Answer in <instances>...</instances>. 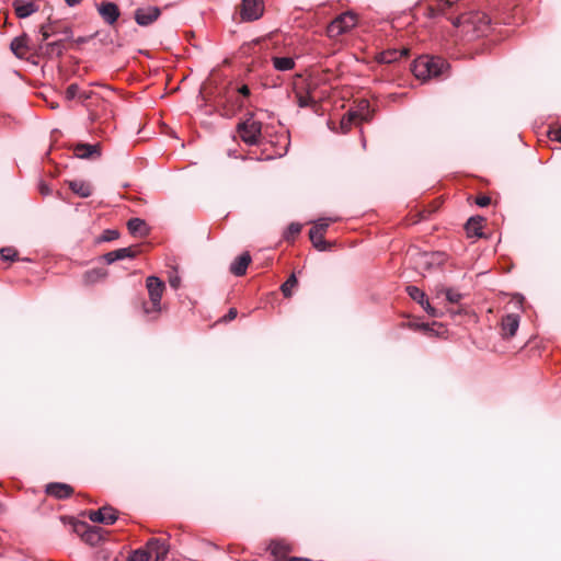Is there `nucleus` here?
Here are the masks:
<instances>
[{
	"label": "nucleus",
	"mask_w": 561,
	"mask_h": 561,
	"mask_svg": "<svg viewBox=\"0 0 561 561\" xmlns=\"http://www.w3.org/2000/svg\"><path fill=\"white\" fill-rule=\"evenodd\" d=\"M447 69V61L437 56H421L412 65L413 75L422 80L442 77Z\"/></svg>",
	"instance_id": "f257e3e1"
},
{
	"label": "nucleus",
	"mask_w": 561,
	"mask_h": 561,
	"mask_svg": "<svg viewBox=\"0 0 561 561\" xmlns=\"http://www.w3.org/2000/svg\"><path fill=\"white\" fill-rule=\"evenodd\" d=\"M146 287L149 295V302H144L142 309L151 319H157L162 310L161 298L165 290V284L157 276H149L146 279Z\"/></svg>",
	"instance_id": "f03ea898"
},
{
	"label": "nucleus",
	"mask_w": 561,
	"mask_h": 561,
	"mask_svg": "<svg viewBox=\"0 0 561 561\" xmlns=\"http://www.w3.org/2000/svg\"><path fill=\"white\" fill-rule=\"evenodd\" d=\"M60 519L64 524L71 525L72 530L90 546H95L103 539L102 528L100 527L90 526L88 523L73 517L61 516Z\"/></svg>",
	"instance_id": "7ed1b4c3"
},
{
	"label": "nucleus",
	"mask_w": 561,
	"mask_h": 561,
	"mask_svg": "<svg viewBox=\"0 0 561 561\" xmlns=\"http://www.w3.org/2000/svg\"><path fill=\"white\" fill-rule=\"evenodd\" d=\"M237 133L247 145H259L262 138V123L253 119V115H250L245 121L238 124Z\"/></svg>",
	"instance_id": "20e7f679"
},
{
	"label": "nucleus",
	"mask_w": 561,
	"mask_h": 561,
	"mask_svg": "<svg viewBox=\"0 0 561 561\" xmlns=\"http://www.w3.org/2000/svg\"><path fill=\"white\" fill-rule=\"evenodd\" d=\"M489 22V18L481 12L462 13L453 20V24L456 27L462 26L467 28V32H469L470 26H472V31H477L479 33H484Z\"/></svg>",
	"instance_id": "39448f33"
},
{
	"label": "nucleus",
	"mask_w": 561,
	"mask_h": 561,
	"mask_svg": "<svg viewBox=\"0 0 561 561\" xmlns=\"http://www.w3.org/2000/svg\"><path fill=\"white\" fill-rule=\"evenodd\" d=\"M357 24V16L352 12H345L335 18L327 27L330 38H337L351 31Z\"/></svg>",
	"instance_id": "423d86ee"
},
{
	"label": "nucleus",
	"mask_w": 561,
	"mask_h": 561,
	"mask_svg": "<svg viewBox=\"0 0 561 561\" xmlns=\"http://www.w3.org/2000/svg\"><path fill=\"white\" fill-rule=\"evenodd\" d=\"M264 12L263 0H242L240 4V16L242 21L251 22L259 20Z\"/></svg>",
	"instance_id": "0eeeda50"
},
{
	"label": "nucleus",
	"mask_w": 561,
	"mask_h": 561,
	"mask_svg": "<svg viewBox=\"0 0 561 561\" xmlns=\"http://www.w3.org/2000/svg\"><path fill=\"white\" fill-rule=\"evenodd\" d=\"M88 516L93 523L112 525L117 520V511L112 506H103L98 511H90Z\"/></svg>",
	"instance_id": "6e6552de"
},
{
	"label": "nucleus",
	"mask_w": 561,
	"mask_h": 561,
	"mask_svg": "<svg viewBox=\"0 0 561 561\" xmlns=\"http://www.w3.org/2000/svg\"><path fill=\"white\" fill-rule=\"evenodd\" d=\"M161 14L158 7L139 8L135 11V21L141 26L153 23Z\"/></svg>",
	"instance_id": "1a4fd4ad"
},
{
	"label": "nucleus",
	"mask_w": 561,
	"mask_h": 561,
	"mask_svg": "<svg viewBox=\"0 0 561 561\" xmlns=\"http://www.w3.org/2000/svg\"><path fill=\"white\" fill-rule=\"evenodd\" d=\"M318 83L313 80L297 75L293 81V92L295 95H313Z\"/></svg>",
	"instance_id": "9d476101"
},
{
	"label": "nucleus",
	"mask_w": 561,
	"mask_h": 561,
	"mask_svg": "<svg viewBox=\"0 0 561 561\" xmlns=\"http://www.w3.org/2000/svg\"><path fill=\"white\" fill-rule=\"evenodd\" d=\"M101 18L108 25H113L119 18V9L114 2L105 1L98 7Z\"/></svg>",
	"instance_id": "9b49d317"
},
{
	"label": "nucleus",
	"mask_w": 561,
	"mask_h": 561,
	"mask_svg": "<svg viewBox=\"0 0 561 561\" xmlns=\"http://www.w3.org/2000/svg\"><path fill=\"white\" fill-rule=\"evenodd\" d=\"M519 327V317L514 313L506 314L501 320V335L510 339L515 335Z\"/></svg>",
	"instance_id": "f8f14e48"
},
{
	"label": "nucleus",
	"mask_w": 561,
	"mask_h": 561,
	"mask_svg": "<svg viewBox=\"0 0 561 561\" xmlns=\"http://www.w3.org/2000/svg\"><path fill=\"white\" fill-rule=\"evenodd\" d=\"M73 492V488L66 483L53 482L46 485V493L58 500L70 497Z\"/></svg>",
	"instance_id": "ddd939ff"
},
{
	"label": "nucleus",
	"mask_w": 561,
	"mask_h": 561,
	"mask_svg": "<svg viewBox=\"0 0 561 561\" xmlns=\"http://www.w3.org/2000/svg\"><path fill=\"white\" fill-rule=\"evenodd\" d=\"M28 41L30 38L26 33H23L22 35L12 39L10 48L12 53L15 55V57L20 59L25 58L26 54L31 50Z\"/></svg>",
	"instance_id": "4468645a"
},
{
	"label": "nucleus",
	"mask_w": 561,
	"mask_h": 561,
	"mask_svg": "<svg viewBox=\"0 0 561 561\" xmlns=\"http://www.w3.org/2000/svg\"><path fill=\"white\" fill-rule=\"evenodd\" d=\"M218 111L221 116L230 118L243 107L242 101L230 102L228 99H219L217 101Z\"/></svg>",
	"instance_id": "2eb2a0df"
},
{
	"label": "nucleus",
	"mask_w": 561,
	"mask_h": 561,
	"mask_svg": "<svg viewBox=\"0 0 561 561\" xmlns=\"http://www.w3.org/2000/svg\"><path fill=\"white\" fill-rule=\"evenodd\" d=\"M268 549L274 557L275 561H287V554L290 551V546L284 540H272Z\"/></svg>",
	"instance_id": "dca6fc26"
},
{
	"label": "nucleus",
	"mask_w": 561,
	"mask_h": 561,
	"mask_svg": "<svg viewBox=\"0 0 561 561\" xmlns=\"http://www.w3.org/2000/svg\"><path fill=\"white\" fill-rule=\"evenodd\" d=\"M75 154L81 159H93L101 156V149L99 145L90 144H78L75 146Z\"/></svg>",
	"instance_id": "f3484780"
},
{
	"label": "nucleus",
	"mask_w": 561,
	"mask_h": 561,
	"mask_svg": "<svg viewBox=\"0 0 561 561\" xmlns=\"http://www.w3.org/2000/svg\"><path fill=\"white\" fill-rule=\"evenodd\" d=\"M410 54L409 48H402V49H388L381 51L377 57L378 62L382 64H391L394 61H398L399 59L403 57H408Z\"/></svg>",
	"instance_id": "a211bd4d"
},
{
	"label": "nucleus",
	"mask_w": 561,
	"mask_h": 561,
	"mask_svg": "<svg viewBox=\"0 0 561 561\" xmlns=\"http://www.w3.org/2000/svg\"><path fill=\"white\" fill-rule=\"evenodd\" d=\"M144 549L151 553L153 561H159L168 552L164 541L158 538L149 539Z\"/></svg>",
	"instance_id": "6ab92c4d"
},
{
	"label": "nucleus",
	"mask_w": 561,
	"mask_h": 561,
	"mask_svg": "<svg viewBox=\"0 0 561 561\" xmlns=\"http://www.w3.org/2000/svg\"><path fill=\"white\" fill-rule=\"evenodd\" d=\"M251 263V255L249 252H243L231 264L229 271L236 276H243L248 266Z\"/></svg>",
	"instance_id": "aec40b11"
},
{
	"label": "nucleus",
	"mask_w": 561,
	"mask_h": 561,
	"mask_svg": "<svg viewBox=\"0 0 561 561\" xmlns=\"http://www.w3.org/2000/svg\"><path fill=\"white\" fill-rule=\"evenodd\" d=\"M137 255V250L129 247V248H122L114 251H111L106 254H104V260L107 264H112L115 261L123 260L126 257H135Z\"/></svg>",
	"instance_id": "412c9836"
},
{
	"label": "nucleus",
	"mask_w": 561,
	"mask_h": 561,
	"mask_svg": "<svg viewBox=\"0 0 561 561\" xmlns=\"http://www.w3.org/2000/svg\"><path fill=\"white\" fill-rule=\"evenodd\" d=\"M13 9L19 19H25L32 13L37 11V5L34 2H25L23 0H14Z\"/></svg>",
	"instance_id": "4be33fe9"
},
{
	"label": "nucleus",
	"mask_w": 561,
	"mask_h": 561,
	"mask_svg": "<svg viewBox=\"0 0 561 561\" xmlns=\"http://www.w3.org/2000/svg\"><path fill=\"white\" fill-rule=\"evenodd\" d=\"M39 33L42 35L41 43L47 41L51 35L59 33V30L55 27L54 23L48 21L46 24H42L39 26ZM60 33L65 34L67 37H71L72 31L70 27H65L60 31Z\"/></svg>",
	"instance_id": "5701e85b"
},
{
	"label": "nucleus",
	"mask_w": 561,
	"mask_h": 561,
	"mask_svg": "<svg viewBox=\"0 0 561 561\" xmlns=\"http://www.w3.org/2000/svg\"><path fill=\"white\" fill-rule=\"evenodd\" d=\"M69 188L80 197H89L92 194V186L89 182L73 180L68 182Z\"/></svg>",
	"instance_id": "b1692460"
},
{
	"label": "nucleus",
	"mask_w": 561,
	"mask_h": 561,
	"mask_svg": "<svg viewBox=\"0 0 561 561\" xmlns=\"http://www.w3.org/2000/svg\"><path fill=\"white\" fill-rule=\"evenodd\" d=\"M483 222L484 218L481 216L469 218L465 226L468 237H481Z\"/></svg>",
	"instance_id": "393cba45"
},
{
	"label": "nucleus",
	"mask_w": 561,
	"mask_h": 561,
	"mask_svg": "<svg viewBox=\"0 0 561 561\" xmlns=\"http://www.w3.org/2000/svg\"><path fill=\"white\" fill-rule=\"evenodd\" d=\"M309 238L313 247L319 251L331 250L333 243L324 240V233L318 232L317 230L310 229Z\"/></svg>",
	"instance_id": "a878e982"
},
{
	"label": "nucleus",
	"mask_w": 561,
	"mask_h": 561,
	"mask_svg": "<svg viewBox=\"0 0 561 561\" xmlns=\"http://www.w3.org/2000/svg\"><path fill=\"white\" fill-rule=\"evenodd\" d=\"M127 228L131 234L145 237L148 234L146 222L140 218H131L127 222Z\"/></svg>",
	"instance_id": "bb28decb"
},
{
	"label": "nucleus",
	"mask_w": 561,
	"mask_h": 561,
	"mask_svg": "<svg viewBox=\"0 0 561 561\" xmlns=\"http://www.w3.org/2000/svg\"><path fill=\"white\" fill-rule=\"evenodd\" d=\"M453 8L454 5L448 0H435V2L430 5L428 10L431 16H435L438 14L446 15Z\"/></svg>",
	"instance_id": "cd10ccee"
},
{
	"label": "nucleus",
	"mask_w": 561,
	"mask_h": 561,
	"mask_svg": "<svg viewBox=\"0 0 561 561\" xmlns=\"http://www.w3.org/2000/svg\"><path fill=\"white\" fill-rule=\"evenodd\" d=\"M106 277V271L103 268H93L90 271H87L83 274V279L85 284H94L103 278Z\"/></svg>",
	"instance_id": "c85d7f7f"
},
{
	"label": "nucleus",
	"mask_w": 561,
	"mask_h": 561,
	"mask_svg": "<svg viewBox=\"0 0 561 561\" xmlns=\"http://www.w3.org/2000/svg\"><path fill=\"white\" fill-rule=\"evenodd\" d=\"M273 66L279 71L290 70L295 67V61L290 57H273Z\"/></svg>",
	"instance_id": "c756f323"
},
{
	"label": "nucleus",
	"mask_w": 561,
	"mask_h": 561,
	"mask_svg": "<svg viewBox=\"0 0 561 561\" xmlns=\"http://www.w3.org/2000/svg\"><path fill=\"white\" fill-rule=\"evenodd\" d=\"M45 48L47 54H55L57 57H61L64 55L65 49V39H58L55 42L47 43L45 45Z\"/></svg>",
	"instance_id": "7c9ffc66"
},
{
	"label": "nucleus",
	"mask_w": 561,
	"mask_h": 561,
	"mask_svg": "<svg viewBox=\"0 0 561 561\" xmlns=\"http://www.w3.org/2000/svg\"><path fill=\"white\" fill-rule=\"evenodd\" d=\"M296 103L299 107H311L314 112L318 110V102L313 95H295Z\"/></svg>",
	"instance_id": "2f4dec72"
},
{
	"label": "nucleus",
	"mask_w": 561,
	"mask_h": 561,
	"mask_svg": "<svg viewBox=\"0 0 561 561\" xmlns=\"http://www.w3.org/2000/svg\"><path fill=\"white\" fill-rule=\"evenodd\" d=\"M298 285V279L295 274H291L288 279L280 286V290L286 298L293 296V289Z\"/></svg>",
	"instance_id": "473e14b6"
},
{
	"label": "nucleus",
	"mask_w": 561,
	"mask_h": 561,
	"mask_svg": "<svg viewBox=\"0 0 561 561\" xmlns=\"http://www.w3.org/2000/svg\"><path fill=\"white\" fill-rule=\"evenodd\" d=\"M407 291L409 294V296L417 301L421 306H424L425 301H427V299H425V294L423 290H421L419 287L416 286H408L407 287Z\"/></svg>",
	"instance_id": "72a5a7b5"
},
{
	"label": "nucleus",
	"mask_w": 561,
	"mask_h": 561,
	"mask_svg": "<svg viewBox=\"0 0 561 561\" xmlns=\"http://www.w3.org/2000/svg\"><path fill=\"white\" fill-rule=\"evenodd\" d=\"M127 561H153V557L146 549L135 550L127 559Z\"/></svg>",
	"instance_id": "f704fd0d"
},
{
	"label": "nucleus",
	"mask_w": 561,
	"mask_h": 561,
	"mask_svg": "<svg viewBox=\"0 0 561 561\" xmlns=\"http://www.w3.org/2000/svg\"><path fill=\"white\" fill-rule=\"evenodd\" d=\"M423 259H424V263L427 266H431L433 264H440L444 260V254L439 253V252L424 253Z\"/></svg>",
	"instance_id": "c9c22d12"
},
{
	"label": "nucleus",
	"mask_w": 561,
	"mask_h": 561,
	"mask_svg": "<svg viewBox=\"0 0 561 561\" xmlns=\"http://www.w3.org/2000/svg\"><path fill=\"white\" fill-rule=\"evenodd\" d=\"M444 294L446 296V299L450 302V304H458L460 301V299L462 298V295L451 288H448V289H444Z\"/></svg>",
	"instance_id": "e433bc0d"
},
{
	"label": "nucleus",
	"mask_w": 561,
	"mask_h": 561,
	"mask_svg": "<svg viewBox=\"0 0 561 561\" xmlns=\"http://www.w3.org/2000/svg\"><path fill=\"white\" fill-rule=\"evenodd\" d=\"M300 231H301V225L293 222L288 226L285 238L287 240L295 239L300 233Z\"/></svg>",
	"instance_id": "4c0bfd02"
},
{
	"label": "nucleus",
	"mask_w": 561,
	"mask_h": 561,
	"mask_svg": "<svg viewBox=\"0 0 561 561\" xmlns=\"http://www.w3.org/2000/svg\"><path fill=\"white\" fill-rule=\"evenodd\" d=\"M0 253H1V257L5 261L7 260L14 261V259L18 255V251L13 248H3V249H1Z\"/></svg>",
	"instance_id": "58836bf2"
},
{
	"label": "nucleus",
	"mask_w": 561,
	"mask_h": 561,
	"mask_svg": "<svg viewBox=\"0 0 561 561\" xmlns=\"http://www.w3.org/2000/svg\"><path fill=\"white\" fill-rule=\"evenodd\" d=\"M356 117V114L350 113L347 116L342 118L341 128L343 129L344 133H346L351 128V125Z\"/></svg>",
	"instance_id": "ea45409f"
},
{
	"label": "nucleus",
	"mask_w": 561,
	"mask_h": 561,
	"mask_svg": "<svg viewBox=\"0 0 561 561\" xmlns=\"http://www.w3.org/2000/svg\"><path fill=\"white\" fill-rule=\"evenodd\" d=\"M80 88L77 83H71L66 90V98L68 100H72L76 96H79Z\"/></svg>",
	"instance_id": "a19ab883"
},
{
	"label": "nucleus",
	"mask_w": 561,
	"mask_h": 561,
	"mask_svg": "<svg viewBox=\"0 0 561 561\" xmlns=\"http://www.w3.org/2000/svg\"><path fill=\"white\" fill-rule=\"evenodd\" d=\"M119 237V232L117 230H104L101 237V241H113Z\"/></svg>",
	"instance_id": "79ce46f5"
},
{
	"label": "nucleus",
	"mask_w": 561,
	"mask_h": 561,
	"mask_svg": "<svg viewBox=\"0 0 561 561\" xmlns=\"http://www.w3.org/2000/svg\"><path fill=\"white\" fill-rule=\"evenodd\" d=\"M329 227V222L325 220L317 221L311 229L317 230L318 232L325 233Z\"/></svg>",
	"instance_id": "37998d69"
},
{
	"label": "nucleus",
	"mask_w": 561,
	"mask_h": 561,
	"mask_svg": "<svg viewBox=\"0 0 561 561\" xmlns=\"http://www.w3.org/2000/svg\"><path fill=\"white\" fill-rule=\"evenodd\" d=\"M476 204L480 207H485L491 204V198L486 195H481L476 198Z\"/></svg>",
	"instance_id": "c03bdc74"
},
{
	"label": "nucleus",
	"mask_w": 561,
	"mask_h": 561,
	"mask_svg": "<svg viewBox=\"0 0 561 561\" xmlns=\"http://www.w3.org/2000/svg\"><path fill=\"white\" fill-rule=\"evenodd\" d=\"M237 314H238L237 309H236V308H230V309H229V311H228V313H227V314H225V316L221 318V321H222V322H229V321H231V320L236 319Z\"/></svg>",
	"instance_id": "a18cd8bd"
},
{
	"label": "nucleus",
	"mask_w": 561,
	"mask_h": 561,
	"mask_svg": "<svg viewBox=\"0 0 561 561\" xmlns=\"http://www.w3.org/2000/svg\"><path fill=\"white\" fill-rule=\"evenodd\" d=\"M549 136L552 140H557V141L561 142V126L559 128L550 130Z\"/></svg>",
	"instance_id": "49530a36"
},
{
	"label": "nucleus",
	"mask_w": 561,
	"mask_h": 561,
	"mask_svg": "<svg viewBox=\"0 0 561 561\" xmlns=\"http://www.w3.org/2000/svg\"><path fill=\"white\" fill-rule=\"evenodd\" d=\"M422 307L426 310V312H427L428 314H431V316H433V317H437V316H438L437 310H436L434 307H432V306H431V304L428 302V300H427V301H425L424 306H422Z\"/></svg>",
	"instance_id": "de8ad7c7"
},
{
	"label": "nucleus",
	"mask_w": 561,
	"mask_h": 561,
	"mask_svg": "<svg viewBox=\"0 0 561 561\" xmlns=\"http://www.w3.org/2000/svg\"><path fill=\"white\" fill-rule=\"evenodd\" d=\"M238 92H239L242 96H244V98H248V96L250 95V93H251V92H250V89H249V87H248L247 84H243L242 87H240V88L238 89Z\"/></svg>",
	"instance_id": "09e8293b"
},
{
	"label": "nucleus",
	"mask_w": 561,
	"mask_h": 561,
	"mask_svg": "<svg viewBox=\"0 0 561 561\" xmlns=\"http://www.w3.org/2000/svg\"><path fill=\"white\" fill-rule=\"evenodd\" d=\"M169 283L172 288L176 289L180 286L181 279L179 276H174L169 279Z\"/></svg>",
	"instance_id": "8fccbe9b"
},
{
	"label": "nucleus",
	"mask_w": 561,
	"mask_h": 561,
	"mask_svg": "<svg viewBox=\"0 0 561 561\" xmlns=\"http://www.w3.org/2000/svg\"><path fill=\"white\" fill-rule=\"evenodd\" d=\"M39 192H41L42 195H48V194H50L51 191H50L49 186L46 183H41L39 184Z\"/></svg>",
	"instance_id": "3c124183"
},
{
	"label": "nucleus",
	"mask_w": 561,
	"mask_h": 561,
	"mask_svg": "<svg viewBox=\"0 0 561 561\" xmlns=\"http://www.w3.org/2000/svg\"><path fill=\"white\" fill-rule=\"evenodd\" d=\"M91 96V92H79V98L81 100H88Z\"/></svg>",
	"instance_id": "603ef678"
},
{
	"label": "nucleus",
	"mask_w": 561,
	"mask_h": 561,
	"mask_svg": "<svg viewBox=\"0 0 561 561\" xmlns=\"http://www.w3.org/2000/svg\"><path fill=\"white\" fill-rule=\"evenodd\" d=\"M82 0H65V2L69 5V7H75L77 4H79Z\"/></svg>",
	"instance_id": "864d4df0"
},
{
	"label": "nucleus",
	"mask_w": 561,
	"mask_h": 561,
	"mask_svg": "<svg viewBox=\"0 0 561 561\" xmlns=\"http://www.w3.org/2000/svg\"><path fill=\"white\" fill-rule=\"evenodd\" d=\"M416 328L422 329V330H424V331H427V330H428L427 324H424V323H423V324H419V325H416Z\"/></svg>",
	"instance_id": "5fc2aeb1"
},
{
	"label": "nucleus",
	"mask_w": 561,
	"mask_h": 561,
	"mask_svg": "<svg viewBox=\"0 0 561 561\" xmlns=\"http://www.w3.org/2000/svg\"><path fill=\"white\" fill-rule=\"evenodd\" d=\"M287 561H309V560H302L300 558L293 557V558H289Z\"/></svg>",
	"instance_id": "6e6d98bb"
},
{
	"label": "nucleus",
	"mask_w": 561,
	"mask_h": 561,
	"mask_svg": "<svg viewBox=\"0 0 561 561\" xmlns=\"http://www.w3.org/2000/svg\"><path fill=\"white\" fill-rule=\"evenodd\" d=\"M5 510H4V506L2 504H0V513H3Z\"/></svg>",
	"instance_id": "4d7b16f0"
},
{
	"label": "nucleus",
	"mask_w": 561,
	"mask_h": 561,
	"mask_svg": "<svg viewBox=\"0 0 561 561\" xmlns=\"http://www.w3.org/2000/svg\"><path fill=\"white\" fill-rule=\"evenodd\" d=\"M91 119L92 121H95L96 119V116L94 114H91Z\"/></svg>",
	"instance_id": "13d9d810"
}]
</instances>
